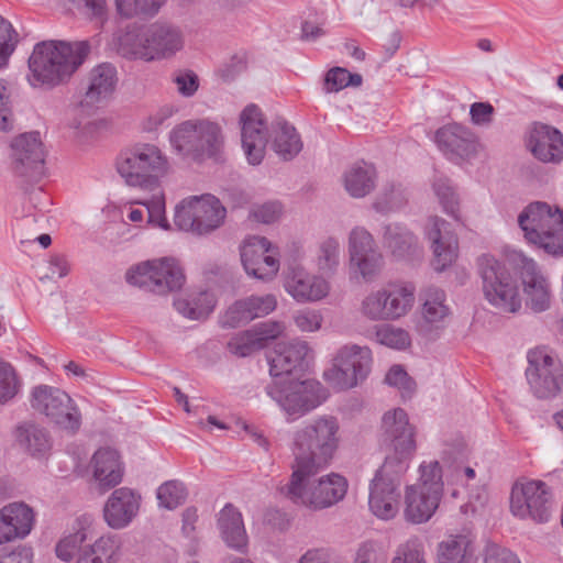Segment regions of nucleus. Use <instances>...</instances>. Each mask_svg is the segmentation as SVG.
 <instances>
[{"mask_svg":"<svg viewBox=\"0 0 563 563\" xmlns=\"http://www.w3.org/2000/svg\"><path fill=\"white\" fill-rule=\"evenodd\" d=\"M382 430L388 454L369 483L368 508L377 519L388 521L399 514L401 477L409 468L417 443L415 427L401 408L384 413Z\"/></svg>","mask_w":563,"mask_h":563,"instance_id":"obj_1","label":"nucleus"},{"mask_svg":"<svg viewBox=\"0 0 563 563\" xmlns=\"http://www.w3.org/2000/svg\"><path fill=\"white\" fill-rule=\"evenodd\" d=\"M89 53L87 42L43 41L29 57L27 82L52 89L69 80Z\"/></svg>","mask_w":563,"mask_h":563,"instance_id":"obj_2","label":"nucleus"},{"mask_svg":"<svg viewBox=\"0 0 563 563\" xmlns=\"http://www.w3.org/2000/svg\"><path fill=\"white\" fill-rule=\"evenodd\" d=\"M342 441L336 417L323 415L306 422L292 438V467L316 470L328 467L336 455Z\"/></svg>","mask_w":563,"mask_h":563,"instance_id":"obj_3","label":"nucleus"},{"mask_svg":"<svg viewBox=\"0 0 563 563\" xmlns=\"http://www.w3.org/2000/svg\"><path fill=\"white\" fill-rule=\"evenodd\" d=\"M95 536L91 521L87 518L77 520L55 543L56 558L64 563H118L121 556L120 538L112 533Z\"/></svg>","mask_w":563,"mask_h":563,"instance_id":"obj_4","label":"nucleus"},{"mask_svg":"<svg viewBox=\"0 0 563 563\" xmlns=\"http://www.w3.org/2000/svg\"><path fill=\"white\" fill-rule=\"evenodd\" d=\"M183 32L169 24L154 23L144 29H128L117 36L118 52L145 62L168 59L183 49Z\"/></svg>","mask_w":563,"mask_h":563,"instance_id":"obj_5","label":"nucleus"},{"mask_svg":"<svg viewBox=\"0 0 563 563\" xmlns=\"http://www.w3.org/2000/svg\"><path fill=\"white\" fill-rule=\"evenodd\" d=\"M117 170L129 186L155 188L170 169L166 154L155 144L137 143L117 158Z\"/></svg>","mask_w":563,"mask_h":563,"instance_id":"obj_6","label":"nucleus"},{"mask_svg":"<svg viewBox=\"0 0 563 563\" xmlns=\"http://www.w3.org/2000/svg\"><path fill=\"white\" fill-rule=\"evenodd\" d=\"M525 240L548 254L563 256V211L543 201L529 203L518 216Z\"/></svg>","mask_w":563,"mask_h":563,"instance_id":"obj_7","label":"nucleus"},{"mask_svg":"<svg viewBox=\"0 0 563 563\" xmlns=\"http://www.w3.org/2000/svg\"><path fill=\"white\" fill-rule=\"evenodd\" d=\"M287 487L290 499L313 509L331 507L342 500L347 492V481L340 474L330 473L318 479L313 477L323 468L298 470L292 467Z\"/></svg>","mask_w":563,"mask_h":563,"instance_id":"obj_8","label":"nucleus"},{"mask_svg":"<svg viewBox=\"0 0 563 563\" xmlns=\"http://www.w3.org/2000/svg\"><path fill=\"white\" fill-rule=\"evenodd\" d=\"M444 484L438 461L422 462L417 483L407 485L402 515L406 521L420 525L435 514L443 497Z\"/></svg>","mask_w":563,"mask_h":563,"instance_id":"obj_9","label":"nucleus"},{"mask_svg":"<svg viewBox=\"0 0 563 563\" xmlns=\"http://www.w3.org/2000/svg\"><path fill=\"white\" fill-rule=\"evenodd\" d=\"M172 147L184 156L203 159L216 156L224 144L219 123L208 119L187 120L177 124L169 133Z\"/></svg>","mask_w":563,"mask_h":563,"instance_id":"obj_10","label":"nucleus"},{"mask_svg":"<svg viewBox=\"0 0 563 563\" xmlns=\"http://www.w3.org/2000/svg\"><path fill=\"white\" fill-rule=\"evenodd\" d=\"M125 282L140 289L167 295L181 289L186 275L180 262L173 256H164L140 262L129 267Z\"/></svg>","mask_w":563,"mask_h":563,"instance_id":"obj_11","label":"nucleus"},{"mask_svg":"<svg viewBox=\"0 0 563 563\" xmlns=\"http://www.w3.org/2000/svg\"><path fill=\"white\" fill-rule=\"evenodd\" d=\"M477 269L484 298L501 312H518L521 297L517 282L506 265L494 256L482 255L477 260Z\"/></svg>","mask_w":563,"mask_h":563,"instance_id":"obj_12","label":"nucleus"},{"mask_svg":"<svg viewBox=\"0 0 563 563\" xmlns=\"http://www.w3.org/2000/svg\"><path fill=\"white\" fill-rule=\"evenodd\" d=\"M225 217L220 199L206 194L183 199L175 208L174 223L183 231L207 235L222 227Z\"/></svg>","mask_w":563,"mask_h":563,"instance_id":"obj_13","label":"nucleus"},{"mask_svg":"<svg viewBox=\"0 0 563 563\" xmlns=\"http://www.w3.org/2000/svg\"><path fill=\"white\" fill-rule=\"evenodd\" d=\"M509 509L520 520H531L537 525L550 521L554 509V497L550 486L540 479H519L514 483Z\"/></svg>","mask_w":563,"mask_h":563,"instance_id":"obj_14","label":"nucleus"},{"mask_svg":"<svg viewBox=\"0 0 563 563\" xmlns=\"http://www.w3.org/2000/svg\"><path fill=\"white\" fill-rule=\"evenodd\" d=\"M411 284H388L368 292L360 303V313L369 321H394L406 316L415 303Z\"/></svg>","mask_w":563,"mask_h":563,"instance_id":"obj_15","label":"nucleus"},{"mask_svg":"<svg viewBox=\"0 0 563 563\" xmlns=\"http://www.w3.org/2000/svg\"><path fill=\"white\" fill-rule=\"evenodd\" d=\"M266 391L291 420L313 410L327 398L321 384L312 379L275 380Z\"/></svg>","mask_w":563,"mask_h":563,"instance_id":"obj_16","label":"nucleus"},{"mask_svg":"<svg viewBox=\"0 0 563 563\" xmlns=\"http://www.w3.org/2000/svg\"><path fill=\"white\" fill-rule=\"evenodd\" d=\"M372 351L366 345L346 344L341 346L332 366L323 373L325 382L338 390L356 387L371 373Z\"/></svg>","mask_w":563,"mask_h":563,"instance_id":"obj_17","label":"nucleus"},{"mask_svg":"<svg viewBox=\"0 0 563 563\" xmlns=\"http://www.w3.org/2000/svg\"><path fill=\"white\" fill-rule=\"evenodd\" d=\"M31 407L58 428L75 433L81 426V415L75 401L64 390L38 385L31 391Z\"/></svg>","mask_w":563,"mask_h":563,"instance_id":"obj_18","label":"nucleus"},{"mask_svg":"<svg viewBox=\"0 0 563 563\" xmlns=\"http://www.w3.org/2000/svg\"><path fill=\"white\" fill-rule=\"evenodd\" d=\"M347 252L350 271L364 282L374 280L384 266L374 236L363 227H355L349 233Z\"/></svg>","mask_w":563,"mask_h":563,"instance_id":"obj_19","label":"nucleus"},{"mask_svg":"<svg viewBox=\"0 0 563 563\" xmlns=\"http://www.w3.org/2000/svg\"><path fill=\"white\" fill-rule=\"evenodd\" d=\"M507 258L520 272L526 305L534 312L548 310L552 303V290L548 278L537 263L517 250L509 251Z\"/></svg>","mask_w":563,"mask_h":563,"instance_id":"obj_20","label":"nucleus"},{"mask_svg":"<svg viewBox=\"0 0 563 563\" xmlns=\"http://www.w3.org/2000/svg\"><path fill=\"white\" fill-rule=\"evenodd\" d=\"M526 377L538 398H551L561 391L563 371L560 363L544 349L528 352Z\"/></svg>","mask_w":563,"mask_h":563,"instance_id":"obj_21","label":"nucleus"},{"mask_svg":"<svg viewBox=\"0 0 563 563\" xmlns=\"http://www.w3.org/2000/svg\"><path fill=\"white\" fill-rule=\"evenodd\" d=\"M241 261L247 275L269 282L276 277L280 267L278 247L266 238L250 235L240 247Z\"/></svg>","mask_w":563,"mask_h":563,"instance_id":"obj_22","label":"nucleus"},{"mask_svg":"<svg viewBox=\"0 0 563 563\" xmlns=\"http://www.w3.org/2000/svg\"><path fill=\"white\" fill-rule=\"evenodd\" d=\"M449 222L439 217L430 216L423 223L422 231L432 252V267L443 272L454 264L459 256V242L449 231Z\"/></svg>","mask_w":563,"mask_h":563,"instance_id":"obj_23","label":"nucleus"},{"mask_svg":"<svg viewBox=\"0 0 563 563\" xmlns=\"http://www.w3.org/2000/svg\"><path fill=\"white\" fill-rule=\"evenodd\" d=\"M283 287L298 303L320 302L331 292V284L325 277L311 273L303 266L288 267L284 274Z\"/></svg>","mask_w":563,"mask_h":563,"instance_id":"obj_24","label":"nucleus"},{"mask_svg":"<svg viewBox=\"0 0 563 563\" xmlns=\"http://www.w3.org/2000/svg\"><path fill=\"white\" fill-rule=\"evenodd\" d=\"M242 147L250 164L262 163L267 145V129L261 110L249 104L240 115Z\"/></svg>","mask_w":563,"mask_h":563,"instance_id":"obj_25","label":"nucleus"},{"mask_svg":"<svg viewBox=\"0 0 563 563\" xmlns=\"http://www.w3.org/2000/svg\"><path fill=\"white\" fill-rule=\"evenodd\" d=\"M87 473L98 492L104 494L123 481L124 466L119 452L111 448L98 449L87 465Z\"/></svg>","mask_w":563,"mask_h":563,"instance_id":"obj_26","label":"nucleus"},{"mask_svg":"<svg viewBox=\"0 0 563 563\" xmlns=\"http://www.w3.org/2000/svg\"><path fill=\"white\" fill-rule=\"evenodd\" d=\"M525 143L533 157L542 163L559 164L563 161V134L554 126L532 123L527 130Z\"/></svg>","mask_w":563,"mask_h":563,"instance_id":"obj_27","label":"nucleus"},{"mask_svg":"<svg viewBox=\"0 0 563 563\" xmlns=\"http://www.w3.org/2000/svg\"><path fill=\"white\" fill-rule=\"evenodd\" d=\"M434 142L439 150L452 161L474 157L479 148L476 135L468 128L457 123L437 130Z\"/></svg>","mask_w":563,"mask_h":563,"instance_id":"obj_28","label":"nucleus"},{"mask_svg":"<svg viewBox=\"0 0 563 563\" xmlns=\"http://www.w3.org/2000/svg\"><path fill=\"white\" fill-rule=\"evenodd\" d=\"M13 168L21 176L42 174L44 165V148L38 132L23 133L11 144Z\"/></svg>","mask_w":563,"mask_h":563,"instance_id":"obj_29","label":"nucleus"},{"mask_svg":"<svg viewBox=\"0 0 563 563\" xmlns=\"http://www.w3.org/2000/svg\"><path fill=\"white\" fill-rule=\"evenodd\" d=\"M141 496L129 487L114 489L103 506V520L114 530L126 528L137 516Z\"/></svg>","mask_w":563,"mask_h":563,"instance_id":"obj_30","label":"nucleus"},{"mask_svg":"<svg viewBox=\"0 0 563 563\" xmlns=\"http://www.w3.org/2000/svg\"><path fill=\"white\" fill-rule=\"evenodd\" d=\"M309 353L307 342L295 340L291 342H279L268 353L271 375L279 379H287L298 368H301Z\"/></svg>","mask_w":563,"mask_h":563,"instance_id":"obj_31","label":"nucleus"},{"mask_svg":"<svg viewBox=\"0 0 563 563\" xmlns=\"http://www.w3.org/2000/svg\"><path fill=\"white\" fill-rule=\"evenodd\" d=\"M276 307L277 299L273 294L250 296L230 306L221 317V323L223 327L235 328L243 322L269 314Z\"/></svg>","mask_w":563,"mask_h":563,"instance_id":"obj_32","label":"nucleus"},{"mask_svg":"<svg viewBox=\"0 0 563 563\" xmlns=\"http://www.w3.org/2000/svg\"><path fill=\"white\" fill-rule=\"evenodd\" d=\"M419 331L429 334L444 328L451 310L446 303L445 292L434 286H430L421 295Z\"/></svg>","mask_w":563,"mask_h":563,"instance_id":"obj_33","label":"nucleus"},{"mask_svg":"<svg viewBox=\"0 0 563 563\" xmlns=\"http://www.w3.org/2000/svg\"><path fill=\"white\" fill-rule=\"evenodd\" d=\"M382 242L397 260H411L422 254L419 238L407 225L399 222L383 227Z\"/></svg>","mask_w":563,"mask_h":563,"instance_id":"obj_34","label":"nucleus"},{"mask_svg":"<svg viewBox=\"0 0 563 563\" xmlns=\"http://www.w3.org/2000/svg\"><path fill=\"white\" fill-rule=\"evenodd\" d=\"M34 523L33 510L23 503H13L0 510V544L26 537Z\"/></svg>","mask_w":563,"mask_h":563,"instance_id":"obj_35","label":"nucleus"},{"mask_svg":"<svg viewBox=\"0 0 563 563\" xmlns=\"http://www.w3.org/2000/svg\"><path fill=\"white\" fill-rule=\"evenodd\" d=\"M15 442L19 448L36 460L46 459L53 446L48 431L33 422H23L14 430Z\"/></svg>","mask_w":563,"mask_h":563,"instance_id":"obj_36","label":"nucleus"},{"mask_svg":"<svg viewBox=\"0 0 563 563\" xmlns=\"http://www.w3.org/2000/svg\"><path fill=\"white\" fill-rule=\"evenodd\" d=\"M218 526L228 547L245 552L249 543L242 514L232 504H227L219 512Z\"/></svg>","mask_w":563,"mask_h":563,"instance_id":"obj_37","label":"nucleus"},{"mask_svg":"<svg viewBox=\"0 0 563 563\" xmlns=\"http://www.w3.org/2000/svg\"><path fill=\"white\" fill-rule=\"evenodd\" d=\"M377 180L376 168L368 163L357 162L351 165L342 175L345 191L353 198H364L369 195Z\"/></svg>","mask_w":563,"mask_h":563,"instance_id":"obj_38","label":"nucleus"},{"mask_svg":"<svg viewBox=\"0 0 563 563\" xmlns=\"http://www.w3.org/2000/svg\"><path fill=\"white\" fill-rule=\"evenodd\" d=\"M118 84L117 70L111 64H100L91 69L85 100L95 104L112 96Z\"/></svg>","mask_w":563,"mask_h":563,"instance_id":"obj_39","label":"nucleus"},{"mask_svg":"<svg viewBox=\"0 0 563 563\" xmlns=\"http://www.w3.org/2000/svg\"><path fill=\"white\" fill-rule=\"evenodd\" d=\"M474 547L466 534H450L437 547L438 563H474Z\"/></svg>","mask_w":563,"mask_h":563,"instance_id":"obj_40","label":"nucleus"},{"mask_svg":"<svg viewBox=\"0 0 563 563\" xmlns=\"http://www.w3.org/2000/svg\"><path fill=\"white\" fill-rule=\"evenodd\" d=\"M272 147L284 161L292 159L302 150V142L296 129L287 122L274 124L272 131Z\"/></svg>","mask_w":563,"mask_h":563,"instance_id":"obj_41","label":"nucleus"},{"mask_svg":"<svg viewBox=\"0 0 563 563\" xmlns=\"http://www.w3.org/2000/svg\"><path fill=\"white\" fill-rule=\"evenodd\" d=\"M432 191L442 209L455 222L463 223L462 203L459 192L446 177H437L432 181Z\"/></svg>","mask_w":563,"mask_h":563,"instance_id":"obj_42","label":"nucleus"},{"mask_svg":"<svg viewBox=\"0 0 563 563\" xmlns=\"http://www.w3.org/2000/svg\"><path fill=\"white\" fill-rule=\"evenodd\" d=\"M175 309L190 320L206 319L216 307V298L209 291L192 294L174 301Z\"/></svg>","mask_w":563,"mask_h":563,"instance_id":"obj_43","label":"nucleus"},{"mask_svg":"<svg viewBox=\"0 0 563 563\" xmlns=\"http://www.w3.org/2000/svg\"><path fill=\"white\" fill-rule=\"evenodd\" d=\"M313 262L320 273L333 274L341 263V244L329 236L321 240L314 251Z\"/></svg>","mask_w":563,"mask_h":563,"instance_id":"obj_44","label":"nucleus"},{"mask_svg":"<svg viewBox=\"0 0 563 563\" xmlns=\"http://www.w3.org/2000/svg\"><path fill=\"white\" fill-rule=\"evenodd\" d=\"M408 202L406 190L400 185H385L373 200L372 208L382 214L402 210Z\"/></svg>","mask_w":563,"mask_h":563,"instance_id":"obj_45","label":"nucleus"},{"mask_svg":"<svg viewBox=\"0 0 563 563\" xmlns=\"http://www.w3.org/2000/svg\"><path fill=\"white\" fill-rule=\"evenodd\" d=\"M21 380L15 368L0 360V406L10 402L20 391Z\"/></svg>","mask_w":563,"mask_h":563,"instance_id":"obj_46","label":"nucleus"},{"mask_svg":"<svg viewBox=\"0 0 563 563\" xmlns=\"http://www.w3.org/2000/svg\"><path fill=\"white\" fill-rule=\"evenodd\" d=\"M156 497L161 507L173 510L185 503L187 493L180 482L168 481L157 488Z\"/></svg>","mask_w":563,"mask_h":563,"instance_id":"obj_47","label":"nucleus"},{"mask_svg":"<svg viewBox=\"0 0 563 563\" xmlns=\"http://www.w3.org/2000/svg\"><path fill=\"white\" fill-rule=\"evenodd\" d=\"M362 84V76L358 74H351L347 69L342 67H334L330 69L324 78L325 92H339L346 87H358Z\"/></svg>","mask_w":563,"mask_h":563,"instance_id":"obj_48","label":"nucleus"},{"mask_svg":"<svg viewBox=\"0 0 563 563\" xmlns=\"http://www.w3.org/2000/svg\"><path fill=\"white\" fill-rule=\"evenodd\" d=\"M376 341L385 346L396 350H404L410 345L409 333L390 324L379 327L375 332Z\"/></svg>","mask_w":563,"mask_h":563,"instance_id":"obj_49","label":"nucleus"},{"mask_svg":"<svg viewBox=\"0 0 563 563\" xmlns=\"http://www.w3.org/2000/svg\"><path fill=\"white\" fill-rule=\"evenodd\" d=\"M228 347L231 353L244 357L262 350V343H260L254 329H251L234 335L229 341Z\"/></svg>","mask_w":563,"mask_h":563,"instance_id":"obj_50","label":"nucleus"},{"mask_svg":"<svg viewBox=\"0 0 563 563\" xmlns=\"http://www.w3.org/2000/svg\"><path fill=\"white\" fill-rule=\"evenodd\" d=\"M385 382L397 388L404 399L411 398L416 391V383L400 365H394L389 368Z\"/></svg>","mask_w":563,"mask_h":563,"instance_id":"obj_51","label":"nucleus"},{"mask_svg":"<svg viewBox=\"0 0 563 563\" xmlns=\"http://www.w3.org/2000/svg\"><path fill=\"white\" fill-rule=\"evenodd\" d=\"M391 563H427L422 544L417 538L401 543L396 549Z\"/></svg>","mask_w":563,"mask_h":563,"instance_id":"obj_52","label":"nucleus"},{"mask_svg":"<svg viewBox=\"0 0 563 563\" xmlns=\"http://www.w3.org/2000/svg\"><path fill=\"white\" fill-rule=\"evenodd\" d=\"M18 34L12 25L0 15V69L8 66L9 57L15 49Z\"/></svg>","mask_w":563,"mask_h":563,"instance_id":"obj_53","label":"nucleus"},{"mask_svg":"<svg viewBox=\"0 0 563 563\" xmlns=\"http://www.w3.org/2000/svg\"><path fill=\"white\" fill-rule=\"evenodd\" d=\"M294 323L300 332L312 333L322 328L323 314L320 310L305 308L292 316Z\"/></svg>","mask_w":563,"mask_h":563,"instance_id":"obj_54","label":"nucleus"},{"mask_svg":"<svg viewBox=\"0 0 563 563\" xmlns=\"http://www.w3.org/2000/svg\"><path fill=\"white\" fill-rule=\"evenodd\" d=\"M147 211V222L152 225L167 230L169 228L165 216V197L163 192L155 195L150 201L143 202Z\"/></svg>","mask_w":563,"mask_h":563,"instance_id":"obj_55","label":"nucleus"},{"mask_svg":"<svg viewBox=\"0 0 563 563\" xmlns=\"http://www.w3.org/2000/svg\"><path fill=\"white\" fill-rule=\"evenodd\" d=\"M387 558L380 545L374 541L362 542L355 553L354 563H386Z\"/></svg>","mask_w":563,"mask_h":563,"instance_id":"obj_56","label":"nucleus"},{"mask_svg":"<svg viewBox=\"0 0 563 563\" xmlns=\"http://www.w3.org/2000/svg\"><path fill=\"white\" fill-rule=\"evenodd\" d=\"M282 211L283 209L279 202L268 201L253 206L250 217L256 222L268 224L278 220Z\"/></svg>","mask_w":563,"mask_h":563,"instance_id":"obj_57","label":"nucleus"},{"mask_svg":"<svg viewBox=\"0 0 563 563\" xmlns=\"http://www.w3.org/2000/svg\"><path fill=\"white\" fill-rule=\"evenodd\" d=\"M173 82L183 97H192L199 88V78L192 70H180L175 74Z\"/></svg>","mask_w":563,"mask_h":563,"instance_id":"obj_58","label":"nucleus"},{"mask_svg":"<svg viewBox=\"0 0 563 563\" xmlns=\"http://www.w3.org/2000/svg\"><path fill=\"white\" fill-rule=\"evenodd\" d=\"M253 329L260 339V343H262V349H264L269 340H274L285 333L286 325L284 322L269 320L257 324Z\"/></svg>","mask_w":563,"mask_h":563,"instance_id":"obj_59","label":"nucleus"},{"mask_svg":"<svg viewBox=\"0 0 563 563\" xmlns=\"http://www.w3.org/2000/svg\"><path fill=\"white\" fill-rule=\"evenodd\" d=\"M34 551L29 545L0 550V563H33Z\"/></svg>","mask_w":563,"mask_h":563,"instance_id":"obj_60","label":"nucleus"},{"mask_svg":"<svg viewBox=\"0 0 563 563\" xmlns=\"http://www.w3.org/2000/svg\"><path fill=\"white\" fill-rule=\"evenodd\" d=\"M13 117L10 109V93L7 84L0 79V131L12 129Z\"/></svg>","mask_w":563,"mask_h":563,"instance_id":"obj_61","label":"nucleus"},{"mask_svg":"<svg viewBox=\"0 0 563 563\" xmlns=\"http://www.w3.org/2000/svg\"><path fill=\"white\" fill-rule=\"evenodd\" d=\"M113 3L121 18L131 19L139 14H150L143 0H113Z\"/></svg>","mask_w":563,"mask_h":563,"instance_id":"obj_62","label":"nucleus"},{"mask_svg":"<svg viewBox=\"0 0 563 563\" xmlns=\"http://www.w3.org/2000/svg\"><path fill=\"white\" fill-rule=\"evenodd\" d=\"M484 561L485 563H521L512 551L497 544L486 548Z\"/></svg>","mask_w":563,"mask_h":563,"instance_id":"obj_63","label":"nucleus"},{"mask_svg":"<svg viewBox=\"0 0 563 563\" xmlns=\"http://www.w3.org/2000/svg\"><path fill=\"white\" fill-rule=\"evenodd\" d=\"M471 121L475 125H488L493 121L494 107L488 102H475L470 109Z\"/></svg>","mask_w":563,"mask_h":563,"instance_id":"obj_64","label":"nucleus"}]
</instances>
